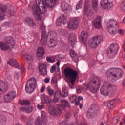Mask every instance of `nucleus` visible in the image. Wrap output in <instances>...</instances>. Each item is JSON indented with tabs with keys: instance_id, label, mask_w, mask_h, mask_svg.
<instances>
[{
	"instance_id": "1",
	"label": "nucleus",
	"mask_w": 125,
	"mask_h": 125,
	"mask_svg": "<svg viewBox=\"0 0 125 125\" xmlns=\"http://www.w3.org/2000/svg\"><path fill=\"white\" fill-rule=\"evenodd\" d=\"M56 3V0H44V2H42L41 8L37 5L32 6L33 14L34 16H38V21H41L40 13L44 14L47 11L46 7L49 8H53Z\"/></svg>"
},
{
	"instance_id": "2",
	"label": "nucleus",
	"mask_w": 125,
	"mask_h": 125,
	"mask_svg": "<svg viewBox=\"0 0 125 125\" xmlns=\"http://www.w3.org/2000/svg\"><path fill=\"white\" fill-rule=\"evenodd\" d=\"M46 42H47L48 46L55 47L56 44H57L56 43V33L53 31H49L48 33V36L46 35V32L41 33L40 42L42 47V46H46Z\"/></svg>"
},
{
	"instance_id": "3",
	"label": "nucleus",
	"mask_w": 125,
	"mask_h": 125,
	"mask_svg": "<svg viewBox=\"0 0 125 125\" xmlns=\"http://www.w3.org/2000/svg\"><path fill=\"white\" fill-rule=\"evenodd\" d=\"M60 102L62 103V104L58 107L55 108L52 106L49 107V113L50 115L59 117V116H61L63 110H65V108H66L67 106L70 107L68 101L60 100Z\"/></svg>"
},
{
	"instance_id": "4",
	"label": "nucleus",
	"mask_w": 125,
	"mask_h": 125,
	"mask_svg": "<svg viewBox=\"0 0 125 125\" xmlns=\"http://www.w3.org/2000/svg\"><path fill=\"white\" fill-rule=\"evenodd\" d=\"M116 89H117V86L112 84L107 85L104 83L101 87L100 93L101 94L105 96H107L109 94L110 96L113 97L114 95V91Z\"/></svg>"
},
{
	"instance_id": "5",
	"label": "nucleus",
	"mask_w": 125,
	"mask_h": 125,
	"mask_svg": "<svg viewBox=\"0 0 125 125\" xmlns=\"http://www.w3.org/2000/svg\"><path fill=\"white\" fill-rule=\"evenodd\" d=\"M64 74L65 77L68 79L72 85H74L78 77V71L73 69L72 68L67 67L64 69Z\"/></svg>"
},
{
	"instance_id": "6",
	"label": "nucleus",
	"mask_w": 125,
	"mask_h": 125,
	"mask_svg": "<svg viewBox=\"0 0 125 125\" xmlns=\"http://www.w3.org/2000/svg\"><path fill=\"white\" fill-rule=\"evenodd\" d=\"M92 83L95 84L96 87H93L89 83H84V88L86 90L89 89L90 91H91L92 93H96L99 90V88L101 85V79L98 77H96L95 80L92 81Z\"/></svg>"
},
{
	"instance_id": "7",
	"label": "nucleus",
	"mask_w": 125,
	"mask_h": 125,
	"mask_svg": "<svg viewBox=\"0 0 125 125\" xmlns=\"http://www.w3.org/2000/svg\"><path fill=\"white\" fill-rule=\"evenodd\" d=\"M105 74L108 79L119 78V77L122 78L123 77V70L115 67L110 68L106 70Z\"/></svg>"
},
{
	"instance_id": "8",
	"label": "nucleus",
	"mask_w": 125,
	"mask_h": 125,
	"mask_svg": "<svg viewBox=\"0 0 125 125\" xmlns=\"http://www.w3.org/2000/svg\"><path fill=\"white\" fill-rule=\"evenodd\" d=\"M36 83L37 80L35 78H30L28 80L25 85V91L27 93H32L34 92L36 88Z\"/></svg>"
},
{
	"instance_id": "9",
	"label": "nucleus",
	"mask_w": 125,
	"mask_h": 125,
	"mask_svg": "<svg viewBox=\"0 0 125 125\" xmlns=\"http://www.w3.org/2000/svg\"><path fill=\"white\" fill-rule=\"evenodd\" d=\"M117 25H118V22L113 19H110L106 22V29H107L110 34L116 35L117 33V28L115 27V26H117Z\"/></svg>"
},
{
	"instance_id": "10",
	"label": "nucleus",
	"mask_w": 125,
	"mask_h": 125,
	"mask_svg": "<svg viewBox=\"0 0 125 125\" xmlns=\"http://www.w3.org/2000/svg\"><path fill=\"white\" fill-rule=\"evenodd\" d=\"M103 42V37L101 36H95L89 40L88 45L92 47H97Z\"/></svg>"
},
{
	"instance_id": "11",
	"label": "nucleus",
	"mask_w": 125,
	"mask_h": 125,
	"mask_svg": "<svg viewBox=\"0 0 125 125\" xmlns=\"http://www.w3.org/2000/svg\"><path fill=\"white\" fill-rule=\"evenodd\" d=\"M15 45L14 39L10 36L6 37L5 43L0 41V47H14Z\"/></svg>"
},
{
	"instance_id": "12",
	"label": "nucleus",
	"mask_w": 125,
	"mask_h": 125,
	"mask_svg": "<svg viewBox=\"0 0 125 125\" xmlns=\"http://www.w3.org/2000/svg\"><path fill=\"white\" fill-rule=\"evenodd\" d=\"M98 111V106L95 104L91 105L90 107L88 109L87 112V116L89 119H92L94 116L97 114Z\"/></svg>"
},
{
	"instance_id": "13",
	"label": "nucleus",
	"mask_w": 125,
	"mask_h": 125,
	"mask_svg": "<svg viewBox=\"0 0 125 125\" xmlns=\"http://www.w3.org/2000/svg\"><path fill=\"white\" fill-rule=\"evenodd\" d=\"M67 28L70 30H77L79 28V19L74 18L70 20L67 24Z\"/></svg>"
},
{
	"instance_id": "14",
	"label": "nucleus",
	"mask_w": 125,
	"mask_h": 125,
	"mask_svg": "<svg viewBox=\"0 0 125 125\" xmlns=\"http://www.w3.org/2000/svg\"><path fill=\"white\" fill-rule=\"evenodd\" d=\"M112 0H103L100 2L101 6L103 9H110L114 7Z\"/></svg>"
},
{
	"instance_id": "15",
	"label": "nucleus",
	"mask_w": 125,
	"mask_h": 125,
	"mask_svg": "<svg viewBox=\"0 0 125 125\" xmlns=\"http://www.w3.org/2000/svg\"><path fill=\"white\" fill-rule=\"evenodd\" d=\"M16 97V93L14 91H10L3 96L4 100L6 103H10Z\"/></svg>"
},
{
	"instance_id": "16",
	"label": "nucleus",
	"mask_w": 125,
	"mask_h": 125,
	"mask_svg": "<svg viewBox=\"0 0 125 125\" xmlns=\"http://www.w3.org/2000/svg\"><path fill=\"white\" fill-rule=\"evenodd\" d=\"M118 52V48L116 47H109L106 51V54L107 57L110 59H113L116 56V54Z\"/></svg>"
},
{
	"instance_id": "17",
	"label": "nucleus",
	"mask_w": 125,
	"mask_h": 125,
	"mask_svg": "<svg viewBox=\"0 0 125 125\" xmlns=\"http://www.w3.org/2000/svg\"><path fill=\"white\" fill-rule=\"evenodd\" d=\"M88 37V32L84 31L82 30L80 35L79 36V40L80 42L81 43H83L84 44V45H85V42H87V38Z\"/></svg>"
},
{
	"instance_id": "18",
	"label": "nucleus",
	"mask_w": 125,
	"mask_h": 125,
	"mask_svg": "<svg viewBox=\"0 0 125 125\" xmlns=\"http://www.w3.org/2000/svg\"><path fill=\"white\" fill-rule=\"evenodd\" d=\"M77 36H76V34L71 33L70 34V36L68 38V44L69 46L71 47H74L75 46V42H77Z\"/></svg>"
},
{
	"instance_id": "19",
	"label": "nucleus",
	"mask_w": 125,
	"mask_h": 125,
	"mask_svg": "<svg viewBox=\"0 0 125 125\" xmlns=\"http://www.w3.org/2000/svg\"><path fill=\"white\" fill-rule=\"evenodd\" d=\"M67 23V17L64 15H62L57 19L56 24L57 26H64Z\"/></svg>"
},
{
	"instance_id": "20",
	"label": "nucleus",
	"mask_w": 125,
	"mask_h": 125,
	"mask_svg": "<svg viewBox=\"0 0 125 125\" xmlns=\"http://www.w3.org/2000/svg\"><path fill=\"white\" fill-rule=\"evenodd\" d=\"M8 64H9V65H10L12 67L20 69V70H21V72H24V67H23V66H21L19 67L17 61L14 58H12L11 60H10L8 62Z\"/></svg>"
},
{
	"instance_id": "21",
	"label": "nucleus",
	"mask_w": 125,
	"mask_h": 125,
	"mask_svg": "<svg viewBox=\"0 0 125 125\" xmlns=\"http://www.w3.org/2000/svg\"><path fill=\"white\" fill-rule=\"evenodd\" d=\"M93 26L95 29H99L102 27L101 25V16H97V17L92 21Z\"/></svg>"
},
{
	"instance_id": "22",
	"label": "nucleus",
	"mask_w": 125,
	"mask_h": 125,
	"mask_svg": "<svg viewBox=\"0 0 125 125\" xmlns=\"http://www.w3.org/2000/svg\"><path fill=\"white\" fill-rule=\"evenodd\" d=\"M89 5H90V3L88 2V1H86L85 2V5L84 7V13L88 17L89 16H92L93 15V9H90L88 10V8L89 7Z\"/></svg>"
},
{
	"instance_id": "23",
	"label": "nucleus",
	"mask_w": 125,
	"mask_h": 125,
	"mask_svg": "<svg viewBox=\"0 0 125 125\" xmlns=\"http://www.w3.org/2000/svg\"><path fill=\"white\" fill-rule=\"evenodd\" d=\"M41 75L42 76H45L47 75V65L45 63H41L39 65V70Z\"/></svg>"
},
{
	"instance_id": "24",
	"label": "nucleus",
	"mask_w": 125,
	"mask_h": 125,
	"mask_svg": "<svg viewBox=\"0 0 125 125\" xmlns=\"http://www.w3.org/2000/svg\"><path fill=\"white\" fill-rule=\"evenodd\" d=\"M44 53H45V50H44L43 47H38L37 51V59H39V60L42 59Z\"/></svg>"
},
{
	"instance_id": "25",
	"label": "nucleus",
	"mask_w": 125,
	"mask_h": 125,
	"mask_svg": "<svg viewBox=\"0 0 125 125\" xmlns=\"http://www.w3.org/2000/svg\"><path fill=\"white\" fill-rule=\"evenodd\" d=\"M61 7L62 10L65 12H66V11H70V10H72V7L69 6L68 3L65 1L62 2Z\"/></svg>"
},
{
	"instance_id": "26",
	"label": "nucleus",
	"mask_w": 125,
	"mask_h": 125,
	"mask_svg": "<svg viewBox=\"0 0 125 125\" xmlns=\"http://www.w3.org/2000/svg\"><path fill=\"white\" fill-rule=\"evenodd\" d=\"M0 9L2 12L0 13V21L2 20L5 18V11L7 9V6L4 5L3 6H0Z\"/></svg>"
},
{
	"instance_id": "27",
	"label": "nucleus",
	"mask_w": 125,
	"mask_h": 125,
	"mask_svg": "<svg viewBox=\"0 0 125 125\" xmlns=\"http://www.w3.org/2000/svg\"><path fill=\"white\" fill-rule=\"evenodd\" d=\"M51 99L48 96H44L41 98V103L42 104H50Z\"/></svg>"
},
{
	"instance_id": "28",
	"label": "nucleus",
	"mask_w": 125,
	"mask_h": 125,
	"mask_svg": "<svg viewBox=\"0 0 125 125\" xmlns=\"http://www.w3.org/2000/svg\"><path fill=\"white\" fill-rule=\"evenodd\" d=\"M7 89V84H5L3 81H0V91H4Z\"/></svg>"
},
{
	"instance_id": "29",
	"label": "nucleus",
	"mask_w": 125,
	"mask_h": 125,
	"mask_svg": "<svg viewBox=\"0 0 125 125\" xmlns=\"http://www.w3.org/2000/svg\"><path fill=\"white\" fill-rule=\"evenodd\" d=\"M7 15L8 17H11V16H14V15L15 14V9L13 7H12L7 11Z\"/></svg>"
},
{
	"instance_id": "30",
	"label": "nucleus",
	"mask_w": 125,
	"mask_h": 125,
	"mask_svg": "<svg viewBox=\"0 0 125 125\" xmlns=\"http://www.w3.org/2000/svg\"><path fill=\"white\" fill-rule=\"evenodd\" d=\"M118 100H119L117 98L112 100L108 103H107V107H108L109 109L113 108L114 104L115 103V102H118Z\"/></svg>"
},
{
	"instance_id": "31",
	"label": "nucleus",
	"mask_w": 125,
	"mask_h": 125,
	"mask_svg": "<svg viewBox=\"0 0 125 125\" xmlns=\"http://www.w3.org/2000/svg\"><path fill=\"white\" fill-rule=\"evenodd\" d=\"M19 103L20 105H22L23 106H28L31 104L30 101L28 100H23L19 101Z\"/></svg>"
},
{
	"instance_id": "32",
	"label": "nucleus",
	"mask_w": 125,
	"mask_h": 125,
	"mask_svg": "<svg viewBox=\"0 0 125 125\" xmlns=\"http://www.w3.org/2000/svg\"><path fill=\"white\" fill-rule=\"evenodd\" d=\"M92 6L95 10H96L97 7H98V1L97 0H92Z\"/></svg>"
},
{
	"instance_id": "33",
	"label": "nucleus",
	"mask_w": 125,
	"mask_h": 125,
	"mask_svg": "<svg viewBox=\"0 0 125 125\" xmlns=\"http://www.w3.org/2000/svg\"><path fill=\"white\" fill-rule=\"evenodd\" d=\"M59 93L61 97H67L68 96V92L65 89L62 90V93L61 91H59Z\"/></svg>"
},
{
	"instance_id": "34",
	"label": "nucleus",
	"mask_w": 125,
	"mask_h": 125,
	"mask_svg": "<svg viewBox=\"0 0 125 125\" xmlns=\"http://www.w3.org/2000/svg\"><path fill=\"white\" fill-rule=\"evenodd\" d=\"M26 20L28 22L29 26H31V27H34V26H35V22H34V21H33V19H31L29 17H27Z\"/></svg>"
},
{
	"instance_id": "35",
	"label": "nucleus",
	"mask_w": 125,
	"mask_h": 125,
	"mask_svg": "<svg viewBox=\"0 0 125 125\" xmlns=\"http://www.w3.org/2000/svg\"><path fill=\"white\" fill-rule=\"evenodd\" d=\"M24 57L25 60H27V61H30V60H32V59H33L32 55L29 54L24 55Z\"/></svg>"
},
{
	"instance_id": "36",
	"label": "nucleus",
	"mask_w": 125,
	"mask_h": 125,
	"mask_svg": "<svg viewBox=\"0 0 125 125\" xmlns=\"http://www.w3.org/2000/svg\"><path fill=\"white\" fill-rule=\"evenodd\" d=\"M35 125H42V121L40 118H37L35 120Z\"/></svg>"
},
{
	"instance_id": "37",
	"label": "nucleus",
	"mask_w": 125,
	"mask_h": 125,
	"mask_svg": "<svg viewBox=\"0 0 125 125\" xmlns=\"http://www.w3.org/2000/svg\"><path fill=\"white\" fill-rule=\"evenodd\" d=\"M45 26L43 23H41L40 29L41 30V33H46L45 32Z\"/></svg>"
},
{
	"instance_id": "38",
	"label": "nucleus",
	"mask_w": 125,
	"mask_h": 125,
	"mask_svg": "<svg viewBox=\"0 0 125 125\" xmlns=\"http://www.w3.org/2000/svg\"><path fill=\"white\" fill-rule=\"evenodd\" d=\"M47 91L50 96H52L53 93H54V91L52 90V89L49 88V87H47Z\"/></svg>"
},
{
	"instance_id": "39",
	"label": "nucleus",
	"mask_w": 125,
	"mask_h": 125,
	"mask_svg": "<svg viewBox=\"0 0 125 125\" xmlns=\"http://www.w3.org/2000/svg\"><path fill=\"white\" fill-rule=\"evenodd\" d=\"M120 8L122 11L125 12V0L121 3Z\"/></svg>"
},
{
	"instance_id": "40",
	"label": "nucleus",
	"mask_w": 125,
	"mask_h": 125,
	"mask_svg": "<svg viewBox=\"0 0 125 125\" xmlns=\"http://www.w3.org/2000/svg\"><path fill=\"white\" fill-rule=\"evenodd\" d=\"M82 4H83V1L82 0L79 1L76 5V10H78V9H80V8H82Z\"/></svg>"
},
{
	"instance_id": "41",
	"label": "nucleus",
	"mask_w": 125,
	"mask_h": 125,
	"mask_svg": "<svg viewBox=\"0 0 125 125\" xmlns=\"http://www.w3.org/2000/svg\"><path fill=\"white\" fill-rule=\"evenodd\" d=\"M69 100L71 103H74L76 100H77V96H73L69 98Z\"/></svg>"
},
{
	"instance_id": "42",
	"label": "nucleus",
	"mask_w": 125,
	"mask_h": 125,
	"mask_svg": "<svg viewBox=\"0 0 125 125\" xmlns=\"http://www.w3.org/2000/svg\"><path fill=\"white\" fill-rule=\"evenodd\" d=\"M33 110H34V108L33 107V106H28L26 107L27 113H32V112H33Z\"/></svg>"
},
{
	"instance_id": "43",
	"label": "nucleus",
	"mask_w": 125,
	"mask_h": 125,
	"mask_svg": "<svg viewBox=\"0 0 125 125\" xmlns=\"http://www.w3.org/2000/svg\"><path fill=\"white\" fill-rule=\"evenodd\" d=\"M71 58L75 63H77V62L79 61V57H78V55H76L73 57H71Z\"/></svg>"
},
{
	"instance_id": "44",
	"label": "nucleus",
	"mask_w": 125,
	"mask_h": 125,
	"mask_svg": "<svg viewBox=\"0 0 125 125\" xmlns=\"http://www.w3.org/2000/svg\"><path fill=\"white\" fill-rule=\"evenodd\" d=\"M41 118L43 120L46 118V112L45 111H42L41 112Z\"/></svg>"
},
{
	"instance_id": "45",
	"label": "nucleus",
	"mask_w": 125,
	"mask_h": 125,
	"mask_svg": "<svg viewBox=\"0 0 125 125\" xmlns=\"http://www.w3.org/2000/svg\"><path fill=\"white\" fill-rule=\"evenodd\" d=\"M46 60L48 63H54L55 60H52L50 57H47Z\"/></svg>"
},
{
	"instance_id": "46",
	"label": "nucleus",
	"mask_w": 125,
	"mask_h": 125,
	"mask_svg": "<svg viewBox=\"0 0 125 125\" xmlns=\"http://www.w3.org/2000/svg\"><path fill=\"white\" fill-rule=\"evenodd\" d=\"M70 54L71 57H73L74 56H75V55H77V53H76V52H75V50H74L73 49H71L70 50Z\"/></svg>"
},
{
	"instance_id": "47",
	"label": "nucleus",
	"mask_w": 125,
	"mask_h": 125,
	"mask_svg": "<svg viewBox=\"0 0 125 125\" xmlns=\"http://www.w3.org/2000/svg\"><path fill=\"white\" fill-rule=\"evenodd\" d=\"M77 93L78 94L81 93L82 91H83V88L82 86H79L76 89Z\"/></svg>"
},
{
	"instance_id": "48",
	"label": "nucleus",
	"mask_w": 125,
	"mask_h": 125,
	"mask_svg": "<svg viewBox=\"0 0 125 125\" xmlns=\"http://www.w3.org/2000/svg\"><path fill=\"white\" fill-rule=\"evenodd\" d=\"M120 46L117 43H112L109 46V47H119Z\"/></svg>"
},
{
	"instance_id": "49",
	"label": "nucleus",
	"mask_w": 125,
	"mask_h": 125,
	"mask_svg": "<svg viewBox=\"0 0 125 125\" xmlns=\"http://www.w3.org/2000/svg\"><path fill=\"white\" fill-rule=\"evenodd\" d=\"M36 2V4H33V5H38V4H41V3H42V2H44L43 0H35Z\"/></svg>"
},
{
	"instance_id": "50",
	"label": "nucleus",
	"mask_w": 125,
	"mask_h": 125,
	"mask_svg": "<svg viewBox=\"0 0 125 125\" xmlns=\"http://www.w3.org/2000/svg\"><path fill=\"white\" fill-rule=\"evenodd\" d=\"M112 123L114 125H117L118 123V118L114 117L112 119Z\"/></svg>"
},
{
	"instance_id": "51",
	"label": "nucleus",
	"mask_w": 125,
	"mask_h": 125,
	"mask_svg": "<svg viewBox=\"0 0 125 125\" xmlns=\"http://www.w3.org/2000/svg\"><path fill=\"white\" fill-rule=\"evenodd\" d=\"M56 71V66L53 65L51 67V69L50 70L51 73H53L54 72Z\"/></svg>"
},
{
	"instance_id": "52",
	"label": "nucleus",
	"mask_w": 125,
	"mask_h": 125,
	"mask_svg": "<svg viewBox=\"0 0 125 125\" xmlns=\"http://www.w3.org/2000/svg\"><path fill=\"white\" fill-rule=\"evenodd\" d=\"M118 33L120 34V35H121V36H123V35L125 34V31H124V30L123 29H119L118 30Z\"/></svg>"
},
{
	"instance_id": "53",
	"label": "nucleus",
	"mask_w": 125,
	"mask_h": 125,
	"mask_svg": "<svg viewBox=\"0 0 125 125\" xmlns=\"http://www.w3.org/2000/svg\"><path fill=\"white\" fill-rule=\"evenodd\" d=\"M58 101H59V98L58 97L55 96L54 97V99L53 100V102L54 103H57Z\"/></svg>"
},
{
	"instance_id": "54",
	"label": "nucleus",
	"mask_w": 125,
	"mask_h": 125,
	"mask_svg": "<svg viewBox=\"0 0 125 125\" xmlns=\"http://www.w3.org/2000/svg\"><path fill=\"white\" fill-rule=\"evenodd\" d=\"M20 111H22V112H27V107H20Z\"/></svg>"
},
{
	"instance_id": "55",
	"label": "nucleus",
	"mask_w": 125,
	"mask_h": 125,
	"mask_svg": "<svg viewBox=\"0 0 125 125\" xmlns=\"http://www.w3.org/2000/svg\"><path fill=\"white\" fill-rule=\"evenodd\" d=\"M33 123H34V121L29 120L28 122H27V125H33Z\"/></svg>"
},
{
	"instance_id": "56",
	"label": "nucleus",
	"mask_w": 125,
	"mask_h": 125,
	"mask_svg": "<svg viewBox=\"0 0 125 125\" xmlns=\"http://www.w3.org/2000/svg\"><path fill=\"white\" fill-rule=\"evenodd\" d=\"M45 89V86H43L42 87L40 92L42 93V92H44V90Z\"/></svg>"
},
{
	"instance_id": "57",
	"label": "nucleus",
	"mask_w": 125,
	"mask_h": 125,
	"mask_svg": "<svg viewBox=\"0 0 125 125\" xmlns=\"http://www.w3.org/2000/svg\"><path fill=\"white\" fill-rule=\"evenodd\" d=\"M61 47H66L67 46V44H66L63 42H61Z\"/></svg>"
},
{
	"instance_id": "58",
	"label": "nucleus",
	"mask_w": 125,
	"mask_h": 125,
	"mask_svg": "<svg viewBox=\"0 0 125 125\" xmlns=\"http://www.w3.org/2000/svg\"><path fill=\"white\" fill-rule=\"evenodd\" d=\"M1 49L3 50V51H6V50L9 49V47H1Z\"/></svg>"
},
{
	"instance_id": "59",
	"label": "nucleus",
	"mask_w": 125,
	"mask_h": 125,
	"mask_svg": "<svg viewBox=\"0 0 125 125\" xmlns=\"http://www.w3.org/2000/svg\"><path fill=\"white\" fill-rule=\"evenodd\" d=\"M37 107L39 110H42V109H43V108H44V106L42 105H38Z\"/></svg>"
},
{
	"instance_id": "60",
	"label": "nucleus",
	"mask_w": 125,
	"mask_h": 125,
	"mask_svg": "<svg viewBox=\"0 0 125 125\" xmlns=\"http://www.w3.org/2000/svg\"><path fill=\"white\" fill-rule=\"evenodd\" d=\"M50 80V79L49 78H45L44 79V82L46 83H49V81Z\"/></svg>"
},
{
	"instance_id": "61",
	"label": "nucleus",
	"mask_w": 125,
	"mask_h": 125,
	"mask_svg": "<svg viewBox=\"0 0 125 125\" xmlns=\"http://www.w3.org/2000/svg\"><path fill=\"white\" fill-rule=\"evenodd\" d=\"M51 82H52V83H57V81H56V80H55L54 78H52Z\"/></svg>"
},
{
	"instance_id": "62",
	"label": "nucleus",
	"mask_w": 125,
	"mask_h": 125,
	"mask_svg": "<svg viewBox=\"0 0 125 125\" xmlns=\"http://www.w3.org/2000/svg\"><path fill=\"white\" fill-rule=\"evenodd\" d=\"M74 102L76 106H79L80 104V101H78V100L77 101H75Z\"/></svg>"
},
{
	"instance_id": "63",
	"label": "nucleus",
	"mask_w": 125,
	"mask_h": 125,
	"mask_svg": "<svg viewBox=\"0 0 125 125\" xmlns=\"http://www.w3.org/2000/svg\"><path fill=\"white\" fill-rule=\"evenodd\" d=\"M124 52H123V53H124L123 55V58L124 59V60L125 61V48H124Z\"/></svg>"
},
{
	"instance_id": "64",
	"label": "nucleus",
	"mask_w": 125,
	"mask_h": 125,
	"mask_svg": "<svg viewBox=\"0 0 125 125\" xmlns=\"http://www.w3.org/2000/svg\"><path fill=\"white\" fill-rule=\"evenodd\" d=\"M81 100H83V98L82 96L78 97V101H81Z\"/></svg>"
}]
</instances>
